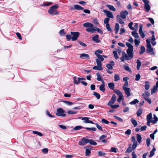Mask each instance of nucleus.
<instances>
[{
	"mask_svg": "<svg viewBox=\"0 0 158 158\" xmlns=\"http://www.w3.org/2000/svg\"><path fill=\"white\" fill-rule=\"evenodd\" d=\"M98 39V35H96L93 37L92 40L96 43H99L100 42V41Z\"/></svg>",
	"mask_w": 158,
	"mask_h": 158,
	"instance_id": "obj_12",
	"label": "nucleus"
},
{
	"mask_svg": "<svg viewBox=\"0 0 158 158\" xmlns=\"http://www.w3.org/2000/svg\"><path fill=\"white\" fill-rule=\"evenodd\" d=\"M67 113L69 114H76L77 112L72 110H69L67 111Z\"/></svg>",
	"mask_w": 158,
	"mask_h": 158,
	"instance_id": "obj_63",
	"label": "nucleus"
},
{
	"mask_svg": "<svg viewBox=\"0 0 158 158\" xmlns=\"http://www.w3.org/2000/svg\"><path fill=\"white\" fill-rule=\"evenodd\" d=\"M89 139L83 138L81 141L79 142V144L80 145H84L88 143Z\"/></svg>",
	"mask_w": 158,
	"mask_h": 158,
	"instance_id": "obj_10",
	"label": "nucleus"
},
{
	"mask_svg": "<svg viewBox=\"0 0 158 158\" xmlns=\"http://www.w3.org/2000/svg\"><path fill=\"white\" fill-rule=\"evenodd\" d=\"M146 51L147 53H150L153 51V48H147Z\"/></svg>",
	"mask_w": 158,
	"mask_h": 158,
	"instance_id": "obj_62",
	"label": "nucleus"
},
{
	"mask_svg": "<svg viewBox=\"0 0 158 158\" xmlns=\"http://www.w3.org/2000/svg\"><path fill=\"white\" fill-rule=\"evenodd\" d=\"M137 145V142H134L133 143L132 145V148L133 150H135Z\"/></svg>",
	"mask_w": 158,
	"mask_h": 158,
	"instance_id": "obj_51",
	"label": "nucleus"
},
{
	"mask_svg": "<svg viewBox=\"0 0 158 158\" xmlns=\"http://www.w3.org/2000/svg\"><path fill=\"white\" fill-rule=\"evenodd\" d=\"M124 99L123 94L120 96H118V98L117 99V101L118 102H120L121 100H123Z\"/></svg>",
	"mask_w": 158,
	"mask_h": 158,
	"instance_id": "obj_38",
	"label": "nucleus"
},
{
	"mask_svg": "<svg viewBox=\"0 0 158 158\" xmlns=\"http://www.w3.org/2000/svg\"><path fill=\"white\" fill-rule=\"evenodd\" d=\"M59 7V5L57 4L51 6L50 9L48 10V12L49 14L52 15H56L59 14V13L57 9Z\"/></svg>",
	"mask_w": 158,
	"mask_h": 158,
	"instance_id": "obj_2",
	"label": "nucleus"
},
{
	"mask_svg": "<svg viewBox=\"0 0 158 158\" xmlns=\"http://www.w3.org/2000/svg\"><path fill=\"white\" fill-rule=\"evenodd\" d=\"M102 51L100 50H98L95 51L94 53L95 55L97 56L98 55H101L100 54H102Z\"/></svg>",
	"mask_w": 158,
	"mask_h": 158,
	"instance_id": "obj_35",
	"label": "nucleus"
},
{
	"mask_svg": "<svg viewBox=\"0 0 158 158\" xmlns=\"http://www.w3.org/2000/svg\"><path fill=\"white\" fill-rule=\"evenodd\" d=\"M149 82L146 81L145 82L144 88L146 90H148L150 88Z\"/></svg>",
	"mask_w": 158,
	"mask_h": 158,
	"instance_id": "obj_18",
	"label": "nucleus"
},
{
	"mask_svg": "<svg viewBox=\"0 0 158 158\" xmlns=\"http://www.w3.org/2000/svg\"><path fill=\"white\" fill-rule=\"evenodd\" d=\"M128 13L126 10L123 11H122L120 13V17L122 19H125L126 18V16L128 15Z\"/></svg>",
	"mask_w": 158,
	"mask_h": 158,
	"instance_id": "obj_8",
	"label": "nucleus"
},
{
	"mask_svg": "<svg viewBox=\"0 0 158 158\" xmlns=\"http://www.w3.org/2000/svg\"><path fill=\"white\" fill-rule=\"evenodd\" d=\"M111 108L113 109H116L118 108L119 106L118 105H114L112 104L110 106Z\"/></svg>",
	"mask_w": 158,
	"mask_h": 158,
	"instance_id": "obj_49",
	"label": "nucleus"
},
{
	"mask_svg": "<svg viewBox=\"0 0 158 158\" xmlns=\"http://www.w3.org/2000/svg\"><path fill=\"white\" fill-rule=\"evenodd\" d=\"M119 29V26L118 23H117L115 24L114 30L116 34H117Z\"/></svg>",
	"mask_w": 158,
	"mask_h": 158,
	"instance_id": "obj_19",
	"label": "nucleus"
},
{
	"mask_svg": "<svg viewBox=\"0 0 158 158\" xmlns=\"http://www.w3.org/2000/svg\"><path fill=\"white\" fill-rule=\"evenodd\" d=\"M106 27L107 29L109 31L111 32L112 31V29L110 27V26L109 24H106Z\"/></svg>",
	"mask_w": 158,
	"mask_h": 158,
	"instance_id": "obj_57",
	"label": "nucleus"
},
{
	"mask_svg": "<svg viewBox=\"0 0 158 158\" xmlns=\"http://www.w3.org/2000/svg\"><path fill=\"white\" fill-rule=\"evenodd\" d=\"M95 60L97 66H95L93 67V69L94 70L99 71L102 70L103 68L102 67V64L101 61L97 59H96Z\"/></svg>",
	"mask_w": 158,
	"mask_h": 158,
	"instance_id": "obj_3",
	"label": "nucleus"
},
{
	"mask_svg": "<svg viewBox=\"0 0 158 158\" xmlns=\"http://www.w3.org/2000/svg\"><path fill=\"white\" fill-rule=\"evenodd\" d=\"M131 34L136 39H138L139 38V36L138 33L135 31H132Z\"/></svg>",
	"mask_w": 158,
	"mask_h": 158,
	"instance_id": "obj_23",
	"label": "nucleus"
},
{
	"mask_svg": "<svg viewBox=\"0 0 158 158\" xmlns=\"http://www.w3.org/2000/svg\"><path fill=\"white\" fill-rule=\"evenodd\" d=\"M66 38L68 41H69L71 39L72 40L71 35H66Z\"/></svg>",
	"mask_w": 158,
	"mask_h": 158,
	"instance_id": "obj_58",
	"label": "nucleus"
},
{
	"mask_svg": "<svg viewBox=\"0 0 158 158\" xmlns=\"http://www.w3.org/2000/svg\"><path fill=\"white\" fill-rule=\"evenodd\" d=\"M141 51L139 52L140 54L143 53L145 51V47L143 46H142L140 47Z\"/></svg>",
	"mask_w": 158,
	"mask_h": 158,
	"instance_id": "obj_40",
	"label": "nucleus"
},
{
	"mask_svg": "<svg viewBox=\"0 0 158 158\" xmlns=\"http://www.w3.org/2000/svg\"><path fill=\"white\" fill-rule=\"evenodd\" d=\"M122 56L120 58V59L121 60V61H124L125 60V59L127 60V55L124 52H122Z\"/></svg>",
	"mask_w": 158,
	"mask_h": 158,
	"instance_id": "obj_13",
	"label": "nucleus"
},
{
	"mask_svg": "<svg viewBox=\"0 0 158 158\" xmlns=\"http://www.w3.org/2000/svg\"><path fill=\"white\" fill-rule=\"evenodd\" d=\"M83 26L84 27H92L94 25L92 23L87 22L84 23L83 24Z\"/></svg>",
	"mask_w": 158,
	"mask_h": 158,
	"instance_id": "obj_14",
	"label": "nucleus"
},
{
	"mask_svg": "<svg viewBox=\"0 0 158 158\" xmlns=\"http://www.w3.org/2000/svg\"><path fill=\"white\" fill-rule=\"evenodd\" d=\"M96 75L97 77V80L98 81H100L102 79L100 75L98 73H96Z\"/></svg>",
	"mask_w": 158,
	"mask_h": 158,
	"instance_id": "obj_50",
	"label": "nucleus"
},
{
	"mask_svg": "<svg viewBox=\"0 0 158 158\" xmlns=\"http://www.w3.org/2000/svg\"><path fill=\"white\" fill-rule=\"evenodd\" d=\"M80 58L84 59H89L90 58L89 55L87 54L82 53L80 55Z\"/></svg>",
	"mask_w": 158,
	"mask_h": 158,
	"instance_id": "obj_11",
	"label": "nucleus"
},
{
	"mask_svg": "<svg viewBox=\"0 0 158 158\" xmlns=\"http://www.w3.org/2000/svg\"><path fill=\"white\" fill-rule=\"evenodd\" d=\"M131 144H130L129 145V147L127 148V150L125 151V153H130L131 152Z\"/></svg>",
	"mask_w": 158,
	"mask_h": 158,
	"instance_id": "obj_36",
	"label": "nucleus"
},
{
	"mask_svg": "<svg viewBox=\"0 0 158 158\" xmlns=\"http://www.w3.org/2000/svg\"><path fill=\"white\" fill-rule=\"evenodd\" d=\"M136 63L137 64V70H139L140 69V67L141 65V62L138 59L137 60Z\"/></svg>",
	"mask_w": 158,
	"mask_h": 158,
	"instance_id": "obj_20",
	"label": "nucleus"
},
{
	"mask_svg": "<svg viewBox=\"0 0 158 158\" xmlns=\"http://www.w3.org/2000/svg\"><path fill=\"white\" fill-rule=\"evenodd\" d=\"M88 143L93 145H97V144L96 142H95L94 140L92 139H89Z\"/></svg>",
	"mask_w": 158,
	"mask_h": 158,
	"instance_id": "obj_24",
	"label": "nucleus"
},
{
	"mask_svg": "<svg viewBox=\"0 0 158 158\" xmlns=\"http://www.w3.org/2000/svg\"><path fill=\"white\" fill-rule=\"evenodd\" d=\"M141 77V76L139 74H138L135 76V80L136 81H138L139 80Z\"/></svg>",
	"mask_w": 158,
	"mask_h": 158,
	"instance_id": "obj_52",
	"label": "nucleus"
},
{
	"mask_svg": "<svg viewBox=\"0 0 158 158\" xmlns=\"http://www.w3.org/2000/svg\"><path fill=\"white\" fill-rule=\"evenodd\" d=\"M70 34L72 36V40L73 41L76 40L80 35V33L78 32L71 31Z\"/></svg>",
	"mask_w": 158,
	"mask_h": 158,
	"instance_id": "obj_4",
	"label": "nucleus"
},
{
	"mask_svg": "<svg viewBox=\"0 0 158 158\" xmlns=\"http://www.w3.org/2000/svg\"><path fill=\"white\" fill-rule=\"evenodd\" d=\"M83 128V127L80 126H76L74 128V129L75 130H77L81 129Z\"/></svg>",
	"mask_w": 158,
	"mask_h": 158,
	"instance_id": "obj_55",
	"label": "nucleus"
},
{
	"mask_svg": "<svg viewBox=\"0 0 158 158\" xmlns=\"http://www.w3.org/2000/svg\"><path fill=\"white\" fill-rule=\"evenodd\" d=\"M131 122L134 127H136L138 125V123L134 119H132L131 120Z\"/></svg>",
	"mask_w": 158,
	"mask_h": 158,
	"instance_id": "obj_48",
	"label": "nucleus"
},
{
	"mask_svg": "<svg viewBox=\"0 0 158 158\" xmlns=\"http://www.w3.org/2000/svg\"><path fill=\"white\" fill-rule=\"evenodd\" d=\"M86 31L88 32L93 33L95 31V27L88 28L86 29Z\"/></svg>",
	"mask_w": 158,
	"mask_h": 158,
	"instance_id": "obj_16",
	"label": "nucleus"
},
{
	"mask_svg": "<svg viewBox=\"0 0 158 158\" xmlns=\"http://www.w3.org/2000/svg\"><path fill=\"white\" fill-rule=\"evenodd\" d=\"M106 67L108 69H112L113 68V66L109 64H107L106 65Z\"/></svg>",
	"mask_w": 158,
	"mask_h": 158,
	"instance_id": "obj_64",
	"label": "nucleus"
},
{
	"mask_svg": "<svg viewBox=\"0 0 158 158\" xmlns=\"http://www.w3.org/2000/svg\"><path fill=\"white\" fill-rule=\"evenodd\" d=\"M123 89L124 90L125 93L127 96L128 97L130 96V88L124 89Z\"/></svg>",
	"mask_w": 158,
	"mask_h": 158,
	"instance_id": "obj_15",
	"label": "nucleus"
},
{
	"mask_svg": "<svg viewBox=\"0 0 158 158\" xmlns=\"http://www.w3.org/2000/svg\"><path fill=\"white\" fill-rule=\"evenodd\" d=\"M85 129L88 130H91L92 131H95L96 130V128L95 127L89 128L86 127Z\"/></svg>",
	"mask_w": 158,
	"mask_h": 158,
	"instance_id": "obj_53",
	"label": "nucleus"
},
{
	"mask_svg": "<svg viewBox=\"0 0 158 158\" xmlns=\"http://www.w3.org/2000/svg\"><path fill=\"white\" fill-rule=\"evenodd\" d=\"M103 12L106 14L107 17L111 19L114 18V16L111 12L106 10H104Z\"/></svg>",
	"mask_w": 158,
	"mask_h": 158,
	"instance_id": "obj_9",
	"label": "nucleus"
},
{
	"mask_svg": "<svg viewBox=\"0 0 158 158\" xmlns=\"http://www.w3.org/2000/svg\"><path fill=\"white\" fill-rule=\"evenodd\" d=\"M105 85L101 84L99 86V89L102 92H104L105 91Z\"/></svg>",
	"mask_w": 158,
	"mask_h": 158,
	"instance_id": "obj_30",
	"label": "nucleus"
},
{
	"mask_svg": "<svg viewBox=\"0 0 158 158\" xmlns=\"http://www.w3.org/2000/svg\"><path fill=\"white\" fill-rule=\"evenodd\" d=\"M139 101L137 99H135L133 101L131 102L130 104L131 105L135 104L139 102Z\"/></svg>",
	"mask_w": 158,
	"mask_h": 158,
	"instance_id": "obj_47",
	"label": "nucleus"
},
{
	"mask_svg": "<svg viewBox=\"0 0 158 158\" xmlns=\"http://www.w3.org/2000/svg\"><path fill=\"white\" fill-rule=\"evenodd\" d=\"M82 120H84V123H90L93 124H95L92 121L89 120V119H82Z\"/></svg>",
	"mask_w": 158,
	"mask_h": 158,
	"instance_id": "obj_27",
	"label": "nucleus"
},
{
	"mask_svg": "<svg viewBox=\"0 0 158 158\" xmlns=\"http://www.w3.org/2000/svg\"><path fill=\"white\" fill-rule=\"evenodd\" d=\"M106 6L109 8L110 10L113 11H116V9L113 6L107 4L106 5Z\"/></svg>",
	"mask_w": 158,
	"mask_h": 158,
	"instance_id": "obj_17",
	"label": "nucleus"
},
{
	"mask_svg": "<svg viewBox=\"0 0 158 158\" xmlns=\"http://www.w3.org/2000/svg\"><path fill=\"white\" fill-rule=\"evenodd\" d=\"M32 132L33 133L38 135L40 136H42L43 135L41 133L36 131H33Z\"/></svg>",
	"mask_w": 158,
	"mask_h": 158,
	"instance_id": "obj_42",
	"label": "nucleus"
},
{
	"mask_svg": "<svg viewBox=\"0 0 158 158\" xmlns=\"http://www.w3.org/2000/svg\"><path fill=\"white\" fill-rule=\"evenodd\" d=\"M135 45L136 47L138 46L140 43V41L139 40L135 39L134 40Z\"/></svg>",
	"mask_w": 158,
	"mask_h": 158,
	"instance_id": "obj_46",
	"label": "nucleus"
},
{
	"mask_svg": "<svg viewBox=\"0 0 158 158\" xmlns=\"http://www.w3.org/2000/svg\"><path fill=\"white\" fill-rule=\"evenodd\" d=\"M124 69L126 71H128L129 73H131L132 71L130 68L127 65H123Z\"/></svg>",
	"mask_w": 158,
	"mask_h": 158,
	"instance_id": "obj_25",
	"label": "nucleus"
},
{
	"mask_svg": "<svg viewBox=\"0 0 158 158\" xmlns=\"http://www.w3.org/2000/svg\"><path fill=\"white\" fill-rule=\"evenodd\" d=\"M144 3V8L147 12H148L150 10V6L149 4V2L148 0H142Z\"/></svg>",
	"mask_w": 158,
	"mask_h": 158,
	"instance_id": "obj_6",
	"label": "nucleus"
},
{
	"mask_svg": "<svg viewBox=\"0 0 158 158\" xmlns=\"http://www.w3.org/2000/svg\"><path fill=\"white\" fill-rule=\"evenodd\" d=\"M116 96L115 94H113L112 97L111 99L108 103V105L110 106L114 104L116 100Z\"/></svg>",
	"mask_w": 158,
	"mask_h": 158,
	"instance_id": "obj_7",
	"label": "nucleus"
},
{
	"mask_svg": "<svg viewBox=\"0 0 158 158\" xmlns=\"http://www.w3.org/2000/svg\"><path fill=\"white\" fill-rule=\"evenodd\" d=\"M116 18L119 23L121 24H123L124 22L122 19L120 18V15H117L116 16Z\"/></svg>",
	"mask_w": 158,
	"mask_h": 158,
	"instance_id": "obj_21",
	"label": "nucleus"
},
{
	"mask_svg": "<svg viewBox=\"0 0 158 158\" xmlns=\"http://www.w3.org/2000/svg\"><path fill=\"white\" fill-rule=\"evenodd\" d=\"M144 98L149 104H151L152 103L151 100L149 98L145 97V98Z\"/></svg>",
	"mask_w": 158,
	"mask_h": 158,
	"instance_id": "obj_60",
	"label": "nucleus"
},
{
	"mask_svg": "<svg viewBox=\"0 0 158 158\" xmlns=\"http://www.w3.org/2000/svg\"><path fill=\"white\" fill-rule=\"evenodd\" d=\"M74 8L77 10H82L84 9V8L80 6L77 5H75L74 6Z\"/></svg>",
	"mask_w": 158,
	"mask_h": 158,
	"instance_id": "obj_26",
	"label": "nucleus"
},
{
	"mask_svg": "<svg viewBox=\"0 0 158 158\" xmlns=\"http://www.w3.org/2000/svg\"><path fill=\"white\" fill-rule=\"evenodd\" d=\"M143 96L144 98L148 97L150 96V94L147 91H145L144 94H143Z\"/></svg>",
	"mask_w": 158,
	"mask_h": 158,
	"instance_id": "obj_32",
	"label": "nucleus"
},
{
	"mask_svg": "<svg viewBox=\"0 0 158 158\" xmlns=\"http://www.w3.org/2000/svg\"><path fill=\"white\" fill-rule=\"evenodd\" d=\"M108 87L112 90H114V85L113 83H109L108 84Z\"/></svg>",
	"mask_w": 158,
	"mask_h": 158,
	"instance_id": "obj_22",
	"label": "nucleus"
},
{
	"mask_svg": "<svg viewBox=\"0 0 158 158\" xmlns=\"http://www.w3.org/2000/svg\"><path fill=\"white\" fill-rule=\"evenodd\" d=\"M74 83L76 85L79 84V82L77 81V77H73Z\"/></svg>",
	"mask_w": 158,
	"mask_h": 158,
	"instance_id": "obj_59",
	"label": "nucleus"
},
{
	"mask_svg": "<svg viewBox=\"0 0 158 158\" xmlns=\"http://www.w3.org/2000/svg\"><path fill=\"white\" fill-rule=\"evenodd\" d=\"M113 54L115 58L116 59H117L118 58V56L117 53V52L116 51H114L113 52Z\"/></svg>",
	"mask_w": 158,
	"mask_h": 158,
	"instance_id": "obj_43",
	"label": "nucleus"
},
{
	"mask_svg": "<svg viewBox=\"0 0 158 158\" xmlns=\"http://www.w3.org/2000/svg\"><path fill=\"white\" fill-rule=\"evenodd\" d=\"M97 57H98V58H97L96 59H98L99 60H100L101 61V62H103V61L104 58L103 57L102 55H98V56H97Z\"/></svg>",
	"mask_w": 158,
	"mask_h": 158,
	"instance_id": "obj_39",
	"label": "nucleus"
},
{
	"mask_svg": "<svg viewBox=\"0 0 158 158\" xmlns=\"http://www.w3.org/2000/svg\"><path fill=\"white\" fill-rule=\"evenodd\" d=\"M157 87L154 85L153 86V88L151 90V94H153L155 93L157 89Z\"/></svg>",
	"mask_w": 158,
	"mask_h": 158,
	"instance_id": "obj_28",
	"label": "nucleus"
},
{
	"mask_svg": "<svg viewBox=\"0 0 158 158\" xmlns=\"http://www.w3.org/2000/svg\"><path fill=\"white\" fill-rule=\"evenodd\" d=\"M114 81H119L120 80L119 75L117 74H115L114 76Z\"/></svg>",
	"mask_w": 158,
	"mask_h": 158,
	"instance_id": "obj_37",
	"label": "nucleus"
},
{
	"mask_svg": "<svg viewBox=\"0 0 158 158\" xmlns=\"http://www.w3.org/2000/svg\"><path fill=\"white\" fill-rule=\"evenodd\" d=\"M109 20L110 19L109 18H106L104 19V23L106 24H109L108 22Z\"/></svg>",
	"mask_w": 158,
	"mask_h": 158,
	"instance_id": "obj_54",
	"label": "nucleus"
},
{
	"mask_svg": "<svg viewBox=\"0 0 158 158\" xmlns=\"http://www.w3.org/2000/svg\"><path fill=\"white\" fill-rule=\"evenodd\" d=\"M114 92L117 94L118 96L122 95L123 94L122 92L119 90L114 89Z\"/></svg>",
	"mask_w": 158,
	"mask_h": 158,
	"instance_id": "obj_29",
	"label": "nucleus"
},
{
	"mask_svg": "<svg viewBox=\"0 0 158 158\" xmlns=\"http://www.w3.org/2000/svg\"><path fill=\"white\" fill-rule=\"evenodd\" d=\"M52 3V2H48L41 4V6H48L51 5Z\"/></svg>",
	"mask_w": 158,
	"mask_h": 158,
	"instance_id": "obj_34",
	"label": "nucleus"
},
{
	"mask_svg": "<svg viewBox=\"0 0 158 158\" xmlns=\"http://www.w3.org/2000/svg\"><path fill=\"white\" fill-rule=\"evenodd\" d=\"M116 148L114 147H112L110 149V151L114 153L117 152Z\"/></svg>",
	"mask_w": 158,
	"mask_h": 158,
	"instance_id": "obj_61",
	"label": "nucleus"
},
{
	"mask_svg": "<svg viewBox=\"0 0 158 158\" xmlns=\"http://www.w3.org/2000/svg\"><path fill=\"white\" fill-rule=\"evenodd\" d=\"M90 153L91 152L90 150L88 149H86L85 152V156H89L90 154Z\"/></svg>",
	"mask_w": 158,
	"mask_h": 158,
	"instance_id": "obj_45",
	"label": "nucleus"
},
{
	"mask_svg": "<svg viewBox=\"0 0 158 158\" xmlns=\"http://www.w3.org/2000/svg\"><path fill=\"white\" fill-rule=\"evenodd\" d=\"M142 110L141 108L138 109L137 111V115L138 117L139 116L142 114Z\"/></svg>",
	"mask_w": 158,
	"mask_h": 158,
	"instance_id": "obj_31",
	"label": "nucleus"
},
{
	"mask_svg": "<svg viewBox=\"0 0 158 158\" xmlns=\"http://www.w3.org/2000/svg\"><path fill=\"white\" fill-rule=\"evenodd\" d=\"M93 94L96 97L97 99H99L100 98V95L97 93L94 92Z\"/></svg>",
	"mask_w": 158,
	"mask_h": 158,
	"instance_id": "obj_44",
	"label": "nucleus"
},
{
	"mask_svg": "<svg viewBox=\"0 0 158 158\" xmlns=\"http://www.w3.org/2000/svg\"><path fill=\"white\" fill-rule=\"evenodd\" d=\"M64 112L65 111L63 109L60 108L57 109L56 114L58 116L64 117L66 116V114L64 113Z\"/></svg>",
	"mask_w": 158,
	"mask_h": 158,
	"instance_id": "obj_5",
	"label": "nucleus"
},
{
	"mask_svg": "<svg viewBox=\"0 0 158 158\" xmlns=\"http://www.w3.org/2000/svg\"><path fill=\"white\" fill-rule=\"evenodd\" d=\"M136 137L137 141L139 143H140L141 141L142 138L140 135L137 134L136 135Z\"/></svg>",
	"mask_w": 158,
	"mask_h": 158,
	"instance_id": "obj_33",
	"label": "nucleus"
},
{
	"mask_svg": "<svg viewBox=\"0 0 158 158\" xmlns=\"http://www.w3.org/2000/svg\"><path fill=\"white\" fill-rule=\"evenodd\" d=\"M98 154L99 156H103L106 155V153L103 152L102 151H100L98 152Z\"/></svg>",
	"mask_w": 158,
	"mask_h": 158,
	"instance_id": "obj_41",
	"label": "nucleus"
},
{
	"mask_svg": "<svg viewBox=\"0 0 158 158\" xmlns=\"http://www.w3.org/2000/svg\"><path fill=\"white\" fill-rule=\"evenodd\" d=\"M133 23L132 22H131L130 23H129L128 24V27H129L131 29V30H134V27H132V25H133Z\"/></svg>",
	"mask_w": 158,
	"mask_h": 158,
	"instance_id": "obj_56",
	"label": "nucleus"
},
{
	"mask_svg": "<svg viewBox=\"0 0 158 158\" xmlns=\"http://www.w3.org/2000/svg\"><path fill=\"white\" fill-rule=\"evenodd\" d=\"M126 45L128 48L127 50V60H129L132 59L133 56V47L132 45L130 43L126 42Z\"/></svg>",
	"mask_w": 158,
	"mask_h": 158,
	"instance_id": "obj_1",
	"label": "nucleus"
}]
</instances>
